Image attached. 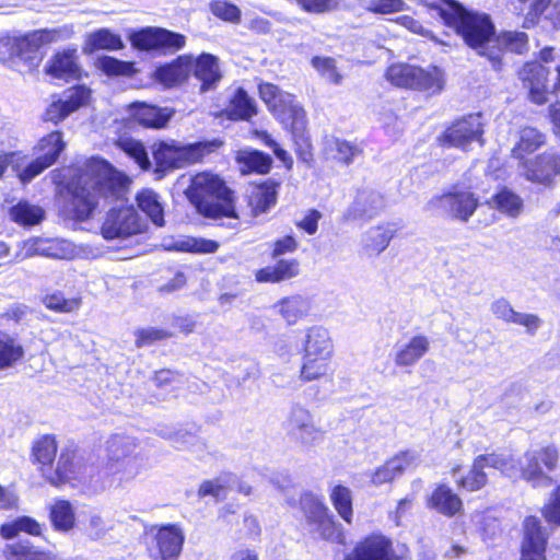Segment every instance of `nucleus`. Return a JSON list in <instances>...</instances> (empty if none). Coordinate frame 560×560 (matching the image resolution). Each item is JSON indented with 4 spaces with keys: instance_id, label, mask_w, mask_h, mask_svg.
<instances>
[{
    "instance_id": "f257e3e1",
    "label": "nucleus",
    "mask_w": 560,
    "mask_h": 560,
    "mask_svg": "<svg viewBox=\"0 0 560 560\" xmlns=\"http://www.w3.org/2000/svg\"><path fill=\"white\" fill-rule=\"evenodd\" d=\"M71 180L67 185L70 196L67 211L78 221L88 220L101 200L120 199L126 190L127 178L106 161L92 158L82 166L69 170Z\"/></svg>"
},
{
    "instance_id": "f03ea898",
    "label": "nucleus",
    "mask_w": 560,
    "mask_h": 560,
    "mask_svg": "<svg viewBox=\"0 0 560 560\" xmlns=\"http://www.w3.org/2000/svg\"><path fill=\"white\" fill-rule=\"evenodd\" d=\"M428 7L432 16H439L447 26L454 27L467 45L480 49L481 55H487L494 62L500 58V49L494 50L495 44L511 51L523 52L524 34L505 32L495 38L494 26L486 14L467 12L460 4L447 0H440Z\"/></svg>"
},
{
    "instance_id": "7ed1b4c3",
    "label": "nucleus",
    "mask_w": 560,
    "mask_h": 560,
    "mask_svg": "<svg viewBox=\"0 0 560 560\" xmlns=\"http://www.w3.org/2000/svg\"><path fill=\"white\" fill-rule=\"evenodd\" d=\"M185 195L197 211L210 219H230L229 226L235 228L237 214L233 205L232 191L222 178L210 172H201L190 178Z\"/></svg>"
},
{
    "instance_id": "20e7f679",
    "label": "nucleus",
    "mask_w": 560,
    "mask_h": 560,
    "mask_svg": "<svg viewBox=\"0 0 560 560\" xmlns=\"http://www.w3.org/2000/svg\"><path fill=\"white\" fill-rule=\"evenodd\" d=\"M221 145L222 141L218 139L191 144H182L175 140L160 141L153 143L152 154L156 171L165 172L200 162Z\"/></svg>"
},
{
    "instance_id": "39448f33",
    "label": "nucleus",
    "mask_w": 560,
    "mask_h": 560,
    "mask_svg": "<svg viewBox=\"0 0 560 560\" xmlns=\"http://www.w3.org/2000/svg\"><path fill=\"white\" fill-rule=\"evenodd\" d=\"M40 44L35 32L23 36H5L0 38V61L9 67L22 65L25 70L35 69L39 61Z\"/></svg>"
},
{
    "instance_id": "423d86ee",
    "label": "nucleus",
    "mask_w": 560,
    "mask_h": 560,
    "mask_svg": "<svg viewBox=\"0 0 560 560\" xmlns=\"http://www.w3.org/2000/svg\"><path fill=\"white\" fill-rule=\"evenodd\" d=\"M285 425L290 436L303 447H313L322 443L326 435L319 419L300 404L291 407Z\"/></svg>"
},
{
    "instance_id": "0eeeda50",
    "label": "nucleus",
    "mask_w": 560,
    "mask_h": 560,
    "mask_svg": "<svg viewBox=\"0 0 560 560\" xmlns=\"http://www.w3.org/2000/svg\"><path fill=\"white\" fill-rule=\"evenodd\" d=\"M478 205V198L471 191L458 190L431 199L427 208L428 210H440L454 220L467 222L475 213Z\"/></svg>"
},
{
    "instance_id": "6e6552de",
    "label": "nucleus",
    "mask_w": 560,
    "mask_h": 560,
    "mask_svg": "<svg viewBox=\"0 0 560 560\" xmlns=\"http://www.w3.org/2000/svg\"><path fill=\"white\" fill-rule=\"evenodd\" d=\"M143 228L132 207L114 208L107 212L101 233L106 240L125 238L142 232Z\"/></svg>"
},
{
    "instance_id": "1a4fd4ad",
    "label": "nucleus",
    "mask_w": 560,
    "mask_h": 560,
    "mask_svg": "<svg viewBox=\"0 0 560 560\" xmlns=\"http://www.w3.org/2000/svg\"><path fill=\"white\" fill-rule=\"evenodd\" d=\"M40 255L56 259H72L77 255L75 246L66 240L33 237L23 242L18 257L21 259Z\"/></svg>"
},
{
    "instance_id": "9d476101",
    "label": "nucleus",
    "mask_w": 560,
    "mask_h": 560,
    "mask_svg": "<svg viewBox=\"0 0 560 560\" xmlns=\"http://www.w3.org/2000/svg\"><path fill=\"white\" fill-rule=\"evenodd\" d=\"M44 72L54 79L80 80L83 75V69L80 65L78 48L68 46L55 51L47 60Z\"/></svg>"
},
{
    "instance_id": "9b49d317",
    "label": "nucleus",
    "mask_w": 560,
    "mask_h": 560,
    "mask_svg": "<svg viewBox=\"0 0 560 560\" xmlns=\"http://www.w3.org/2000/svg\"><path fill=\"white\" fill-rule=\"evenodd\" d=\"M482 135V124L479 115H469L453 122L438 138L443 147L465 149L468 143L477 140Z\"/></svg>"
},
{
    "instance_id": "f8f14e48",
    "label": "nucleus",
    "mask_w": 560,
    "mask_h": 560,
    "mask_svg": "<svg viewBox=\"0 0 560 560\" xmlns=\"http://www.w3.org/2000/svg\"><path fill=\"white\" fill-rule=\"evenodd\" d=\"M345 560H396L392 544L384 536H371L359 542Z\"/></svg>"
},
{
    "instance_id": "ddd939ff",
    "label": "nucleus",
    "mask_w": 560,
    "mask_h": 560,
    "mask_svg": "<svg viewBox=\"0 0 560 560\" xmlns=\"http://www.w3.org/2000/svg\"><path fill=\"white\" fill-rule=\"evenodd\" d=\"M191 71L201 82V92L215 89L222 78L219 59L210 54H201L196 59L191 57Z\"/></svg>"
},
{
    "instance_id": "4468645a",
    "label": "nucleus",
    "mask_w": 560,
    "mask_h": 560,
    "mask_svg": "<svg viewBox=\"0 0 560 560\" xmlns=\"http://www.w3.org/2000/svg\"><path fill=\"white\" fill-rule=\"evenodd\" d=\"M530 25H540L544 30L560 27V10L552 0H529L527 12V28Z\"/></svg>"
},
{
    "instance_id": "2eb2a0df",
    "label": "nucleus",
    "mask_w": 560,
    "mask_h": 560,
    "mask_svg": "<svg viewBox=\"0 0 560 560\" xmlns=\"http://www.w3.org/2000/svg\"><path fill=\"white\" fill-rule=\"evenodd\" d=\"M158 556L161 560H175L182 551L184 534L176 525L160 527L154 536Z\"/></svg>"
},
{
    "instance_id": "dca6fc26",
    "label": "nucleus",
    "mask_w": 560,
    "mask_h": 560,
    "mask_svg": "<svg viewBox=\"0 0 560 560\" xmlns=\"http://www.w3.org/2000/svg\"><path fill=\"white\" fill-rule=\"evenodd\" d=\"M161 246L170 252H183L192 254L215 253L219 244L212 240L192 237L187 235L167 236L162 240Z\"/></svg>"
},
{
    "instance_id": "f3484780",
    "label": "nucleus",
    "mask_w": 560,
    "mask_h": 560,
    "mask_svg": "<svg viewBox=\"0 0 560 560\" xmlns=\"http://www.w3.org/2000/svg\"><path fill=\"white\" fill-rule=\"evenodd\" d=\"M191 72V56H179L174 62L160 67L154 72L155 80L165 88L183 84Z\"/></svg>"
},
{
    "instance_id": "a211bd4d",
    "label": "nucleus",
    "mask_w": 560,
    "mask_h": 560,
    "mask_svg": "<svg viewBox=\"0 0 560 560\" xmlns=\"http://www.w3.org/2000/svg\"><path fill=\"white\" fill-rule=\"evenodd\" d=\"M430 339L425 335H415L410 340L399 347L394 354V362L399 368L413 366L430 350Z\"/></svg>"
},
{
    "instance_id": "6ab92c4d",
    "label": "nucleus",
    "mask_w": 560,
    "mask_h": 560,
    "mask_svg": "<svg viewBox=\"0 0 560 560\" xmlns=\"http://www.w3.org/2000/svg\"><path fill=\"white\" fill-rule=\"evenodd\" d=\"M302 351L311 355L332 357L334 342L329 331L323 326H312L305 330Z\"/></svg>"
},
{
    "instance_id": "aec40b11",
    "label": "nucleus",
    "mask_w": 560,
    "mask_h": 560,
    "mask_svg": "<svg viewBox=\"0 0 560 560\" xmlns=\"http://www.w3.org/2000/svg\"><path fill=\"white\" fill-rule=\"evenodd\" d=\"M384 208L383 197L372 189H361L357 192L348 210L352 219L372 218Z\"/></svg>"
},
{
    "instance_id": "412c9836",
    "label": "nucleus",
    "mask_w": 560,
    "mask_h": 560,
    "mask_svg": "<svg viewBox=\"0 0 560 560\" xmlns=\"http://www.w3.org/2000/svg\"><path fill=\"white\" fill-rule=\"evenodd\" d=\"M273 308L288 325H295L311 313L312 302L308 298L296 294L283 298Z\"/></svg>"
},
{
    "instance_id": "4be33fe9",
    "label": "nucleus",
    "mask_w": 560,
    "mask_h": 560,
    "mask_svg": "<svg viewBox=\"0 0 560 560\" xmlns=\"http://www.w3.org/2000/svg\"><path fill=\"white\" fill-rule=\"evenodd\" d=\"M235 162L242 174H267L272 165V159L270 155L250 148L236 151Z\"/></svg>"
},
{
    "instance_id": "5701e85b",
    "label": "nucleus",
    "mask_w": 560,
    "mask_h": 560,
    "mask_svg": "<svg viewBox=\"0 0 560 560\" xmlns=\"http://www.w3.org/2000/svg\"><path fill=\"white\" fill-rule=\"evenodd\" d=\"M81 475V465L73 451L61 452L56 468L46 475V479L55 486L75 479Z\"/></svg>"
},
{
    "instance_id": "b1692460",
    "label": "nucleus",
    "mask_w": 560,
    "mask_h": 560,
    "mask_svg": "<svg viewBox=\"0 0 560 560\" xmlns=\"http://www.w3.org/2000/svg\"><path fill=\"white\" fill-rule=\"evenodd\" d=\"M273 115L280 122L290 129L292 133L298 135L304 131L306 126V116L303 107L291 95V102H285L277 109Z\"/></svg>"
},
{
    "instance_id": "393cba45",
    "label": "nucleus",
    "mask_w": 560,
    "mask_h": 560,
    "mask_svg": "<svg viewBox=\"0 0 560 560\" xmlns=\"http://www.w3.org/2000/svg\"><path fill=\"white\" fill-rule=\"evenodd\" d=\"M395 230L390 225H376L370 228L362 235V246L365 253L370 256L380 255L384 252L392 238L394 237Z\"/></svg>"
},
{
    "instance_id": "a878e982",
    "label": "nucleus",
    "mask_w": 560,
    "mask_h": 560,
    "mask_svg": "<svg viewBox=\"0 0 560 560\" xmlns=\"http://www.w3.org/2000/svg\"><path fill=\"white\" fill-rule=\"evenodd\" d=\"M560 172V158L553 153H545L537 156L527 165V179L538 183H547Z\"/></svg>"
},
{
    "instance_id": "bb28decb",
    "label": "nucleus",
    "mask_w": 560,
    "mask_h": 560,
    "mask_svg": "<svg viewBox=\"0 0 560 560\" xmlns=\"http://www.w3.org/2000/svg\"><path fill=\"white\" fill-rule=\"evenodd\" d=\"M548 534L537 518L527 517V560H546Z\"/></svg>"
},
{
    "instance_id": "cd10ccee",
    "label": "nucleus",
    "mask_w": 560,
    "mask_h": 560,
    "mask_svg": "<svg viewBox=\"0 0 560 560\" xmlns=\"http://www.w3.org/2000/svg\"><path fill=\"white\" fill-rule=\"evenodd\" d=\"M429 506L443 515L453 516L462 510L463 503L451 488L441 485L433 491Z\"/></svg>"
},
{
    "instance_id": "c85d7f7f",
    "label": "nucleus",
    "mask_w": 560,
    "mask_h": 560,
    "mask_svg": "<svg viewBox=\"0 0 560 560\" xmlns=\"http://www.w3.org/2000/svg\"><path fill=\"white\" fill-rule=\"evenodd\" d=\"M57 454V442L54 436L44 435L36 440L32 447L34 463L39 465L43 476L46 478L51 470V464Z\"/></svg>"
},
{
    "instance_id": "c756f323",
    "label": "nucleus",
    "mask_w": 560,
    "mask_h": 560,
    "mask_svg": "<svg viewBox=\"0 0 560 560\" xmlns=\"http://www.w3.org/2000/svg\"><path fill=\"white\" fill-rule=\"evenodd\" d=\"M527 81L530 82V98L536 104H544L548 101V91L546 90L548 70L537 61L527 63Z\"/></svg>"
},
{
    "instance_id": "7c9ffc66",
    "label": "nucleus",
    "mask_w": 560,
    "mask_h": 560,
    "mask_svg": "<svg viewBox=\"0 0 560 560\" xmlns=\"http://www.w3.org/2000/svg\"><path fill=\"white\" fill-rule=\"evenodd\" d=\"M124 47L119 35L114 34L107 28H101L89 34L82 47L85 54H92L96 50H116Z\"/></svg>"
},
{
    "instance_id": "2f4dec72",
    "label": "nucleus",
    "mask_w": 560,
    "mask_h": 560,
    "mask_svg": "<svg viewBox=\"0 0 560 560\" xmlns=\"http://www.w3.org/2000/svg\"><path fill=\"white\" fill-rule=\"evenodd\" d=\"M133 108L136 120L144 127L162 128L172 116V112L167 108H159L147 104H136Z\"/></svg>"
},
{
    "instance_id": "473e14b6",
    "label": "nucleus",
    "mask_w": 560,
    "mask_h": 560,
    "mask_svg": "<svg viewBox=\"0 0 560 560\" xmlns=\"http://www.w3.org/2000/svg\"><path fill=\"white\" fill-rule=\"evenodd\" d=\"M331 358L303 353L300 371L301 378L305 382H312L326 376L330 370Z\"/></svg>"
},
{
    "instance_id": "72a5a7b5",
    "label": "nucleus",
    "mask_w": 560,
    "mask_h": 560,
    "mask_svg": "<svg viewBox=\"0 0 560 560\" xmlns=\"http://www.w3.org/2000/svg\"><path fill=\"white\" fill-rule=\"evenodd\" d=\"M9 215L13 222L23 226H31L43 221L45 211L37 205L20 201L10 209Z\"/></svg>"
},
{
    "instance_id": "f704fd0d",
    "label": "nucleus",
    "mask_w": 560,
    "mask_h": 560,
    "mask_svg": "<svg viewBox=\"0 0 560 560\" xmlns=\"http://www.w3.org/2000/svg\"><path fill=\"white\" fill-rule=\"evenodd\" d=\"M138 207L151 219V221L162 226L164 224V209L160 198L152 189H142L136 197Z\"/></svg>"
},
{
    "instance_id": "c9c22d12",
    "label": "nucleus",
    "mask_w": 560,
    "mask_h": 560,
    "mask_svg": "<svg viewBox=\"0 0 560 560\" xmlns=\"http://www.w3.org/2000/svg\"><path fill=\"white\" fill-rule=\"evenodd\" d=\"M327 151L331 159L345 165L351 164L362 153V149L357 143L339 138L327 141Z\"/></svg>"
},
{
    "instance_id": "e433bc0d",
    "label": "nucleus",
    "mask_w": 560,
    "mask_h": 560,
    "mask_svg": "<svg viewBox=\"0 0 560 560\" xmlns=\"http://www.w3.org/2000/svg\"><path fill=\"white\" fill-rule=\"evenodd\" d=\"M487 467V462L485 460L483 456H477L474 459L468 474L465 477L458 479L456 481L457 485L468 491H478L482 489L488 482V475L485 471V468Z\"/></svg>"
},
{
    "instance_id": "4c0bfd02",
    "label": "nucleus",
    "mask_w": 560,
    "mask_h": 560,
    "mask_svg": "<svg viewBox=\"0 0 560 560\" xmlns=\"http://www.w3.org/2000/svg\"><path fill=\"white\" fill-rule=\"evenodd\" d=\"M558 454L555 448L546 447L541 450L527 465V480L536 476H542L541 481L549 485L550 479L544 476L542 466L546 469L551 470L556 466Z\"/></svg>"
},
{
    "instance_id": "58836bf2",
    "label": "nucleus",
    "mask_w": 560,
    "mask_h": 560,
    "mask_svg": "<svg viewBox=\"0 0 560 560\" xmlns=\"http://www.w3.org/2000/svg\"><path fill=\"white\" fill-rule=\"evenodd\" d=\"M50 521L57 530L68 532L73 528L75 515L69 501L57 500L50 506Z\"/></svg>"
},
{
    "instance_id": "ea45409f",
    "label": "nucleus",
    "mask_w": 560,
    "mask_h": 560,
    "mask_svg": "<svg viewBox=\"0 0 560 560\" xmlns=\"http://www.w3.org/2000/svg\"><path fill=\"white\" fill-rule=\"evenodd\" d=\"M443 72L439 68L432 67L429 68L428 70L419 68V73H416L415 75V85L412 86V89L435 94L441 92L443 90Z\"/></svg>"
},
{
    "instance_id": "a19ab883",
    "label": "nucleus",
    "mask_w": 560,
    "mask_h": 560,
    "mask_svg": "<svg viewBox=\"0 0 560 560\" xmlns=\"http://www.w3.org/2000/svg\"><path fill=\"white\" fill-rule=\"evenodd\" d=\"M66 143L62 140V133L54 131L40 139L37 145L39 156L52 165L58 159L59 154L65 150Z\"/></svg>"
},
{
    "instance_id": "79ce46f5",
    "label": "nucleus",
    "mask_w": 560,
    "mask_h": 560,
    "mask_svg": "<svg viewBox=\"0 0 560 560\" xmlns=\"http://www.w3.org/2000/svg\"><path fill=\"white\" fill-rule=\"evenodd\" d=\"M23 354V347L14 338L0 331V370L12 366Z\"/></svg>"
},
{
    "instance_id": "37998d69",
    "label": "nucleus",
    "mask_w": 560,
    "mask_h": 560,
    "mask_svg": "<svg viewBox=\"0 0 560 560\" xmlns=\"http://www.w3.org/2000/svg\"><path fill=\"white\" fill-rule=\"evenodd\" d=\"M488 203L511 217L518 215L523 206L521 197L506 188L495 194Z\"/></svg>"
},
{
    "instance_id": "c03bdc74",
    "label": "nucleus",
    "mask_w": 560,
    "mask_h": 560,
    "mask_svg": "<svg viewBox=\"0 0 560 560\" xmlns=\"http://www.w3.org/2000/svg\"><path fill=\"white\" fill-rule=\"evenodd\" d=\"M235 483V476L232 474H222L213 480L203 481L198 490L199 497L212 495L222 498L226 494L228 489H232Z\"/></svg>"
},
{
    "instance_id": "a18cd8bd",
    "label": "nucleus",
    "mask_w": 560,
    "mask_h": 560,
    "mask_svg": "<svg viewBox=\"0 0 560 560\" xmlns=\"http://www.w3.org/2000/svg\"><path fill=\"white\" fill-rule=\"evenodd\" d=\"M416 73H419V67L397 63L387 69L386 77L396 86L412 89Z\"/></svg>"
},
{
    "instance_id": "49530a36",
    "label": "nucleus",
    "mask_w": 560,
    "mask_h": 560,
    "mask_svg": "<svg viewBox=\"0 0 560 560\" xmlns=\"http://www.w3.org/2000/svg\"><path fill=\"white\" fill-rule=\"evenodd\" d=\"M330 500L338 514L347 522L351 523L352 517V493L345 486L337 485L331 489Z\"/></svg>"
},
{
    "instance_id": "de8ad7c7",
    "label": "nucleus",
    "mask_w": 560,
    "mask_h": 560,
    "mask_svg": "<svg viewBox=\"0 0 560 560\" xmlns=\"http://www.w3.org/2000/svg\"><path fill=\"white\" fill-rule=\"evenodd\" d=\"M316 512L318 517L317 532L320 537L332 542H343L342 532L331 517L327 515V509L318 504Z\"/></svg>"
},
{
    "instance_id": "09e8293b",
    "label": "nucleus",
    "mask_w": 560,
    "mask_h": 560,
    "mask_svg": "<svg viewBox=\"0 0 560 560\" xmlns=\"http://www.w3.org/2000/svg\"><path fill=\"white\" fill-rule=\"evenodd\" d=\"M40 46L66 42L74 36L73 24H62L49 28H40L34 31Z\"/></svg>"
},
{
    "instance_id": "8fccbe9b",
    "label": "nucleus",
    "mask_w": 560,
    "mask_h": 560,
    "mask_svg": "<svg viewBox=\"0 0 560 560\" xmlns=\"http://www.w3.org/2000/svg\"><path fill=\"white\" fill-rule=\"evenodd\" d=\"M255 114L256 108L253 100L243 89H238L231 102V118L248 120Z\"/></svg>"
},
{
    "instance_id": "3c124183",
    "label": "nucleus",
    "mask_w": 560,
    "mask_h": 560,
    "mask_svg": "<svg viewBox=\"0 0 560 560\" xmlns=\"http://www.w3.org/2000/svg\"><path fill=\"white\" fill-rule=\"evenodd\" d=\"M487 466L500 470L502 474L514 477L516 471L523 474L521 462L515 460L512 455L509 454H483Z\"/></svg>"
},
{
    "instance_id": "603ef678",
    "label": "nucleus",
    "mask_w": 560,
    "mask_h": 560,
    "mask_svg": "<svg viewBox=\"0 0 560 560\" xmlns=\"http://www.w3.org/2000/svg\"><path fill=\"white\" fill-rule=\"evenodd\" d=\"M20 532H25L30 535H40V525L28 516H23L16 521L4 524L0 528V534L5 539L15 537Z\"/></svg>"
},
{
    "instance_id": "864d4df0",
    "label": "nucleus",
    "mask_w": 560,
    "mask_h": 560,
    "mask_svg": "<svg viewBox=\"0 0 560 560\" xmlns=\"http://www.w3.org/2000/svg\"><path fill=\"white\" fill-rule=\"evenodd\" d=\"M259 94L272 113L279 109L285 102H291L292 95L280 91L278 86L271 83H261L259 85Z\"/></svg>"
},
{
    "instance_id": "5fc2aeb1",
    "label": "nucleus",
    "mask_w": 560,
    "mask_h": 560,
    "mask_svg": "<svg viewBox=\"0 0 560 560\" xmlns=\"http://www.w3.org/2000/svg\"><path fill=\"white\" fill-rule=\"evenodd\" d=\"M276 185L264 184L259 186L256 192L250 198V205L255 212H266L271 206L276 203Z\"/></svg>"
},
{
    "instance_id": "6e6d98bb",
    "label": "nucleus",
    "mask_w": 560,
    "mask_h": 560,
    "mask_svg": "<svg viewBox=\"0 0 560 560\" xmlns=\"http://www.w3.org/2000/svg\"><path fill=\"white\" fill-rule=\"evenodd\" d=\"M92 96V91L85 85H77L68 89L63 93V101L68 106L70 113L78 110L82 106L89 105Z\"/></svg>"
},
{
    "instance_id": "4d7b16f0",
    "label": "nucleus",
    "mask_w": 560,
    "mask_h": 560,
    "mask_svg": "<svg viewBox=\"0 0 560 560\" xmlns=\"http://www.w3.org/2000/svg\"><path fill=\"white\" fill-rule=\"evenodd\" d=\"M136 448V443L127 436L116 435L107 442L108 456L113 460H119L130 455Z\"/></svg>"
},
{
    "instance_id": "13d9d810",
    "label": "nucleus",
    "mask_w": 560,
    "mask_h": 560,
    "mask_svg": "<svg viewBox=\"0 0 560 560\" xmlns=\"http://www.w3.org/2000/svg\"><path fill=\"white\" fill-rule=\"evenodd\" d=\"M132 46L141 50H159L158 27H148L130 36Z\"/></svg>"
},
{
    "instance_id": "bf43d9fd",
    "label": "nucleus",
    "mask_w": 560,
    "mask_h": 560,
    "mask_svg": "<svg viewBox=\"0 0 560 560\" xmlns=\"http://www.w3.org/2000/svg\"><path fill=\"white\" fill-rule=\"evenodd\" d=\"M214 16L230 23H238L241 20V10L237 5L226 0H215L210 4Z\"/></svg>"
},
{
    "instance_id": "052dcab7",
    "label": "nucleus",
    "mask_w": 560,
    "mask_h": 560,
    "mask_svg": "<svg viewBox=\"0 0 560 560\" xmlns=\"http://www.w3.org/2000/svg\"><path fill=\"white\" fill-rule=\"evenodd\" d=\"M159 50L175 52L186 44L184 35L158 27Z\"/></svg>"
},
{
    "instance_id": "680f3d73",
    "label": "nucleus",
    "mask_w": 560,
    "mask_h": 560,
    "mask_svg": "<svg viewBox=\"0 0 560 560\" xmlns=\"http://www.w3.org/2000/svg\"><path fill=\"white\" fill-rule=\"evenodd\" d=\"M7 558L8 560H45L46 553L28 545L14 544L8 546Z\"/></svg>"
},
{
    "instance_id": "e2e57ef3",
    "label": "nucleus",
    "mask_w": 560,
    "mask_h": 560,
    "mask_svg": "<svg viewBox=\"0 0 560 560\" xmlns=\"http://www.w3.org/2000/svg\"><path fill=\"white\" fill-rule=\"evenodd\" d=\"M172 336L171 332L154 327L140 328L135 331V343L138 348L150 346L156 341L167 339Z\"/></svg>"
},
{
    "instance_id": "0e129e2a",
    "label": "nucleus",
    "mask_w": 560,
    "mask_h": 560,
    "mask_svg": "<svg viewBox=\"0 0 560 560\" xmlns=\"http://www.w3.org/2000/svg\"><path fill=\"white\" fill-rule=\"evenodd\" d=\"M312 65L329 82L334 84L341 82V75L338 73L336 61L332 58L315 57Z\"/></svg>"
},
{
    "instance_id": "69168bd1",
    "label": "nucleus",
    "mask_w": 560,
    "mask_h": 560,
    "mask_svg": "<svg viewBox=\"0 0 560 560\" xmlns=\"http://www.w3.org/2000/svg\"><path fill=\"white\" fill-rule=\"evenodd\" d=\"M369 477L372 486L381 487L385 483L393 482L396 478L399 477V475L390 462L386 460L383 465L372 470L369 474Z\"/></svg>"
},
{
    "instance_id": "338daca9",
    "label": "nucleus",
    "mask_w": 560,
    "mask_h": 560,
    "mask_svg": "<svg viewBox=\"0 0 560 560\" xmlns=\"http://www.w3.org/2000/svg\"><path fill=\"white\" fill-rule=\"evenodd\" d=\"M388 460L396 468L398 475L401 476L405 471L416 468L420 463V457L417 452L406 451L400 452Z\"/></svg>"
},
{
    "instance_id": "774afa93",
    "label": "nucleus",
    "mask_w": 560,
    "mask_h": 560,
    "mask_svg": "<svg viewBox=\"0 0 560 560\" xmlns=\"http://www.w3.org/2000/svg\"><path fill=\"white\" fill-rule=\"evenodd\" d=\"M541 513L547 522L560 526V485L551 492L548 502L541 509Z\"/></svg>"
}]
</instances>
